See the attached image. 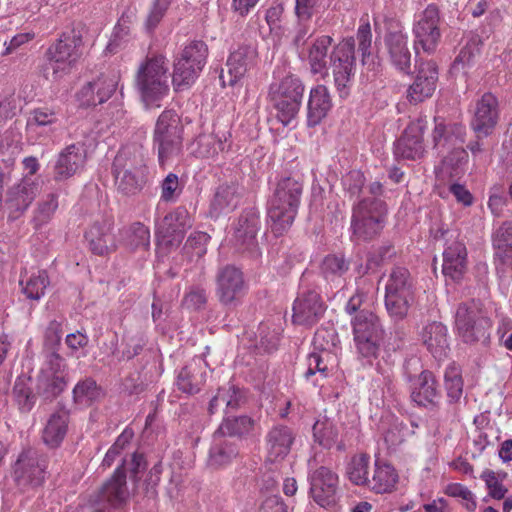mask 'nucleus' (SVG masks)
Returning a JSON list of instances; mask_svg holds the SVG:
<instances>
[{
    "label": "nucleus",
    "mask_w": 512,
    "mask_h": 512,
    "mask_svg": "<svg viewBox=\"0 0 512 512\" xmlns=\"http://www.w3.org/2000/svg\"><path fill=\"white\" fill-rule=\"evenodd\" d=\"M333 39L322 35L313 40L308 48V62L313 74H324L327 71V56Z\"/></svg>",
    "instance_id": "ea45409f"
},
{
    "label": "nucleus",
    "mask_w": 512,
    "mask_h": 512,
    "mask_svg": "<svg viewBox=\"0 0 512 512\" xmlns=\"http://www.w3.org/2000/svg\"><path fill=\"white\" fill-rule=\"evenodd\" d=\"M385 442L390 446L401 444L409 433L408 427L398 419H393L388 428L382 426Z\"/></svg>",
    "instance_id": "680f3d73"
},
{
    "label": "nucleus",
    "mask_w": 512,
    "mask_h": 512,
    "mask_svg": "<svg viewBox=\"0 0 512 512\" xmlns=\"http://www.w3.org/2000/svg\"><path fill=\"white\" fill-rule=\"evenodd\" d=\"M294 440L295 434L291 428L274 426L266 435L267 459L270 462L283 460L290 453Z\"/></svg>",
    "instance_id": "cd10ccee"
},
{
    "label": "nucleus",
    "mask_w": 512,
    "mask_h": 512,
    "mask_svg": "<svg viewBox=\"0 0 512 512\" xmlns=\"http://www.w3.org/2000/svg\"><path fill=\"white\" fill-rule=\"evenodd\" d=\"M313 436L321 446L330 448L338 440V429L332 420L323 417L315 422Z\"/></svg>",
    "instance_id": "3c124183"
},
{
    "label": "nucleus",
    "mask_w": 512,
    "mask_h": 512,
    "mask_svg": "<svg viewBox=\"0 0 512 512\" xmlns=\"http://www.w3.org/2000/svg\"><path fill=\"white\" fill-rule=\"evenodd\" d=\"M168 67L162 55L147 58L137 71L136 85L146 104L159 100L167 94Z\"/></svg>",
    "instance_id": "423d86ee"
},
{
    "label": "nucleus",
    "mask_w": 512,
    "mask_h": 512,
    "mask_svg": "<svg viewBox=\"0 0 512 512\" xmlns=\"http://www.w3.org/2000/svg\"><path fill=\"white\" fill-rule=\"evenodd\" d=\"M38 192V184L29 177H24L19 184L10 188L6 198L9 218L18 219L30 206Z\"/></svg>",
    "instance_id": "4be33fe9"
},
{
    "label": "nucleus",
    "mask_w": 512,
    "mask_h": 512,
    "mask_svg": "<svg viewBox=\"0 0 512 512\" xmlns=\"http://www.w3.org/2000/svg\"><path fill=\"white\" fill-rule=\"evenodd\" d=\"M257 51L252 45H242L234 50L226 63L228 84L234 85L256 64Z\"/></svg>",
    "instance_id": "c756f323"
},
{
    "label": "nucleus",
    "mask_w": 512,
    "mask_h": 512,
    "mask_svg": "<svg viewBox=\"0 0 512 512\" xmlns=\"http://www.w3.org/2000/svg\"><path fill=\"white\" fill-rule=\"evenodd\" d=\"M370 457L367 454H359L352 457L347 465L348 479L355 485L367 488L369 478Z\"/></svg>",
    "instance_id": "49530a36"
},
{
    "label": "nucleus",
    "mask_w": 512,
    "mask_h": 512,
    "mask_svg": "<svg viewBox=\"0 0 512 512\" xmlns=\"http://www.w3.org/2000/svg\"><path fill=\"white\" fill-rule=\"evenodd\" d=\"M182 134L183 126L177 113L172 110L162 112L154 130V144L162 167L180 156L183 147Z\"/></svg>",
    "instance_id": "39448f33"
},
{
    "label": "nucleus",
    "mask_w": 512,
    "mask_h": 512,
    "mask_svg": "<svg viewBox=\"0 0 512 512\" xmlns=\"http://www.w3.org/2000/svg\"><path fill=\"white\" fill-rule=\"evenodd\" d=\"M322 272L328 276H342L349 269V262L343 255H327L322 262Z\"/></svg>",
    "instance_id": "bf43d9fd"
},
{
    "label": "nucleus",
    "mask_w": 512,
    "mask_h": 512,
    "mask_svg": "<svg viewBox=\"0 0 512 512\" xmlns=\"http://www.w3.org/2000/svg\"><path fill=\"white\" fill-rule=\"evenodd\" d=\"M171 0H155L152 4L150 12L147 16L145 27L149 32L155 30L163 19L167 9L169 8Z\"/></svg>",
    "instance_id": "338daca9"
},
{
    "label": "nucleus",
    "mask_w": 512,
    "mask_h": 512,
    "mask_svg": "<svg viewBox=\"0 0 512 512\" xmlns=\"http://www.w3.org/2000/svg\"><path fill=\"white\" fill-rule=\"evenodd\" d=\"M68 384L65 359L52 351L46 356L45 363L37 377L36 393L45 400L58 397Z\"/></svg>",
    "instance_id": "f8f14e48"
},
{
    "label": "nucleus",
    "mask_w": 512,
    "mask_h": 512,
    "mask_svg": "<svg viewBox=\"0 0 512 512\" xmlns=\"http://www.w3.org/2000/svg\"><path fill=\"white\" fill-rule=\"evenodd\" d=\"M208 239L209 236L206 233L194 232L188 237L183 250L191 258L194 256L200 258L206 253L205 244Z\"/></svg>",
    "instance_id": "e2e57ef3"
},
{
    "label": "nucleus",
    "mask_w": 512,
    "mask_h": 512,
    "mask_svg": "<svg viewBox=\"0 0 512 512\" xmlns=\"http://www.w3.org/2000/svg\"><path fill=\"white\" fill-rule=\"evenodd\" d=\"M385 45L391 63L400 71L409 73L411 53L407 45V37L402 31H390L385 37Z\"/></svg>",
    "instance_id": "473e14b6"
},
{
    "label": "nucleus",
    "mask_w": 512,
    "mask_h": 512,
    "mask_svg": "<svg viewBox=\"0 0 512 512\" xmlns=\"http://www.w3.org/2000/svg\"><path fill=\"white\" fill-rule=\"evenodd\" d=\"M445 388L450 402H458L463 394V381L456 367H449L444 375Z\"/></svg>",
    "instance_id": "4d7b16f0"
},
{
    "label": "nucleus",
    "mask_w": 512,
    "mask_h": 512,
    "mask_svg": "<svg viewBox=\"0 0 512 512\" xmlns=\"http://www.w3.org/2000/svg\"><path fill=\"white\" fill-rule=\"evenodd\" d=\"M455 324L459 335L466 343L485 341L491 321L479 301L472 300L458 306Z\"/></svg>",
    "instance_id": "1a4fd4ad"
},
{
    "label": "nucleus",
    "mask_w": 512,
    "mask_h": 512,
    "mask_svg": "<svg viewBox=\"0 0 512 512\" xmlns=\"http://www.w3.org/2000/svg\"><path fill=\"white\" fill-rule=\"evenodd\" d=\"M438 71L434 62H422L419 65L415 81L407 91L410 103H419L431 97L436 89Z\"/></svg>",
    "instance_id": "393cba45"
},
{
    "label": "nucleus",
    "mask_w": 512,
    "mask_h": 512,
    "mask_svg": "<svg viewBox=\"0 0 512 512\" xmlns=\"http://www.w3.org/2000/svg\"><path fill=\"white\" fill-rule=\"evenodd\" d=\"M203 383V372L196 364H189L183 367L176 381L178 389L187 394H194L200 391Z\"/></svg>",
    "instance_id": "c03bdc74"
},
{
    "label": "nucleus",
    "mask_w": 512,
    "mask_h": 512,
    "mask_svg": "<svg viewBox=\"0 0 512 512\" xmlns=\"http://www.w3.org/2000/svg\"><path fill=\"white\" fill-rule=\"evenodd\" d=\"M414 302V284L405 267L396 266L389 273L385 284V306L395 320L404 319Z\"/></svg>",
    "instance_id": "20e7f679"
},
{
    "label": "nucleus",
    "mask_w": 512,
    "mask_h": 512,
    "mask_svg": "<svg viewBox=\"0 0 512 512\" xmlns=\"http://www.w3.org/2000/svg\"><path fill=\"white\" fill-rule=\"evenodd\" d=\"M324 311V303L316 291L302 292L293 304V322L300 325H312L323 316Z\"/></svg>",
    "instance_id": "412c9836"
},
{
    "label": "nucleus",
    "mask_w": 512,
    "mask_h": 512,
    "mask_svg": "<svg viewBox=\"0 0 512 512\" xmlns=\"http://www.w3.org/2000/svg\"><path fill=\"white\" fill-rule=\"evenodd\" d=\"M22 286V293L30 300L38 301L45 294L49 285V278L46 271H40L37 275L30 276L26 281H19Z\"/></svg>",
    "instance_id": "603ef678"
},
{
    "label": "nucleus",
    "mask_w": 512,
    "mask_h": 512,
    "mask_svg": "<svg viewBox=\"0 0 512 512\" xmlns=\"http://www.w3.org/2000/svg\"><path fill=\"white\" fill-rule=\"evenodd\" d=\"M57 208V195L54 193L48 194L47 197L39 203L35 211L33 218L35 227H40L49 222Z\"/></svg>",
    "instance_id": "13d9d810"
},
{
    "label": "nucleus",
    "mask_w": 512,
    "mask_h": 512,
    "mask_svg": "<svg viewBox=\"0 0 512 512\" xmlns=\"http://www.w3.org/2000/svg\"><path fill=\"white\" fill-rule=\"evenodd\" d=\"M192 225L193 219L188 210L183 206L175 208L156 225L158 246L168 252L177 248Z\"/></svg>",
    "instance_id": "ddd939ff"
},
{
    "label": "nucleus",
    "mask_w": 512,
    "mask_h": 512,
    "mask_svg": "<svg viewBox=\"0 0 512 512\" xmlns=\"http://www.w3.org/2000/svg\"><path fill=\"white\" fill-rule=\"evenodd\" d=\"M115 184L118 191L125 195H135L142 190L146 183L147 175L113 171Z\"/></svg>",
    "instance_id": "8fccbe9b"
},
{
    "label": "nucleus",
    "mask_w": 512,
    "mask_h": 512,
    "mask_svg": "<svg viewBox=\"0 0 512 512\" xmlns=\"http://www.w3.org/2000/svg\"><path fill=\"white\" fill-rule=\"evenodd\" d=\"M498 120V100L492 93H485L476 102L471 128L478 138H486L493 133Z\"/></svg>",
    "instance_id": "a211bd4d"
},
{
    "label": "nucleus",
    "mask_w": 512,
    "mask_h": 512,
    "mask_svg": "<svg viewBox=\"0 0 512 512\" xmlns=\"http://www.w3.org/2000/svg\"><path fill=\"white\" fill-rule=\"evenodd\" d=\"M45 468L44 458L37 451L27 450L15 464L14 480L21 489L39 486L44 480Z\"/></svg>",
    "instance_id": "dca6fc26"
},
{
    "label": "nucleus",
    "mask_w": 512,
    "mask_h": 512,
    "mask_svg": "<svg viewBox=\"0 0 512 512\" xmlns=\"http://www.w3.org/2000/svg\"><path fill=\"white\" fill-rule=\"evenodd\" d=\"M238 454L239 450L235 442L215 431L207 464L212 469H220L230 464Z\"/></svg>",
    "instance_id": "72a5a7b5"
},
{
    "label": "nucleus",
    "mask_w": 512,
    "mask_h": 512,
    "mask_svg": "<svg viewBox=\"0 0 512 512\" xmlns=\"http://www.w3.org/2000/svg\"><path fill=\"white\" fill-rule=\"evenodd\" d=\"M86 162V151L82 144L76 143L65 147L58 155L54 166L57 181L66 180L80 171Z\"/></svg>",
    "instance_id": "a878e982"
},
{
    "label": "nucleus",
    "mask_w": 512,
    "mask_h": 512,
    "mask_svg": "<svg viewBox=\"0 0 512 512\" xmlns=\"http://www.w3.org/2000/svg\"><path fill=\"white\" fill-rule=\"evenodd\" d=\"M207 302V292L201 286H192L185 294L182 305L190 310H200Z\"/></svg>",
    "instance_id": "0e129e2a"
},
{
    "label": "nucleus",
    "mask_w": 512,
    "mask_h": 512,
    "mask_svg": "<svg viewBox=\"0 0 512 512\" xmlns=\"http://www.w3.org/2000/svg\"><path fill=\"white\" fill-rule=\"evenodd\" d=\"M432 138L436 149H456L464 142V128L458 124L446 125L442 119L435 118Z\"/></svg>",
    "instance_id": "f704fd0d"
},
{
    "label": "nucleus",
    "mask_w": 512,
    "mask_h": 512,
    "mask_svg": "<svg viewBox=\"0 0 512 512\" xmlns=\"http://www.w3.org/2000/svg\"><path fill=\"white\" fill-rule=\"evenodd\" d=\"M411 399L418 406L435 408L438 406L441 393L438 389L434 374L423 370L411 384Z\"/></svg>",
    "instance_id": "b1692460"
},
{
    "label": "nucleus",
    "mask_w": 512,
    "mask_h": 512,
    "mask_svg": "<svg viewBox=\"0 0 512 512\" xmlns=\"http://www.w3.org/2000/svg\"><path fill=\"white\" fill-rule=\"evenodd\" d=\"M147 158L141 146L129 145L123 147L115 156L113 171L147 175Z\"/></svg>",
    "instance_id": "7c9ffc66"
},
{
    "label": "nucleus",
    "mask_w": 512,
    "mask_h": 512,
    "mask_svg": "<svg viewBox=\"0 0 512 512\" xmlns=\"http://www.w3.org/2000/svg\"><path fill=\"white\" fill-rule=\"evenodd\" d=\"M506 473H496L493 470L485 469L480 478L485 482L488 489V494L494 499L501 500L505 498L507 488L503 485V480L506 477Z\"/></svg>",
    "instance_id": "6e6d98bb"
},
{
    "label": "nucleus",
    "mask_w": 512,
    "mask_h": 512,
    "mask_svg": "<svg viewBox=\"0 0 512 512\" xmlns=\"http://www.w3.org/2000/svg\"><path fill=\"white\" fill-rule=\"evenodd\" d=\"M420 340L431 355L441 360L447 356L449 350L448 330L438 321L425 324L420 331Z\"/></svg>",
    "instance_id": "bb28decb"
},
{
    "label": "nucleus",
    "mask_w": 512,
    "mask_h": 512,
    "mask_svg": "<svg viewBox=\"0 0 512 512\" xmlns=\"http://www.w3.org/2000/svg\"><path fill=\"white\" fill-rule=\"evenodd\" d=\"M416 55L421 48L425 53L432 54L441 39L440 11L437 5L430 4L420 15L413 27Z\"/></svg>",
    "instance_id": "4468645a"
},
{
    "label": "nucleus",
    "mask_w": 512,
    "mask_h": 512,
    "mask_svg": "<svg viewBox=\"0 0 512 512\" xmlns=\"http://www.w3.org/2000/svg\"><path fill=\"white\" fill-rule=\"evenodd\" d=\"M230 138L231 133L227 127L215 125L212 133L198 136L195 153L201 158H214L230 148Z\"/></svg>",
    "instance_id": "c85d7f7f"
},
{
    "label": "nucleus",
    "mask_w": 512,
    "mask_h": 512,
    "mask_svg": "<svg viewBox=\"0 0 512 512\" xmlns=\"http://www.w3.org/2000/svg\"><path fill=\"white\" fill-rule=\"evenodd\" d=\"M304 93L300 79L285 77L278 85L271 87L272 101L277 110L278 120L285 126L297 116Z\"/></svg>",
    "instance_id": "9b49d317"
},
{
    "label": "nucleus",
    "mask_w": 512,
    "mask_h": 512,
    "mask_svg": "<svg viewBox=\"0 0 512 512\" xmlns=\"http://www.w3.org/2000/svg\"><path fill=\"white\" fill-rule=\"evenodd\" d=\"M29 380L26 378H17L13 386V396L23 412H29L36 401V396L31 391Z\"/></svg>",
    "instance_id": "5fc2aeb1"
},
{
    "label": "nucleus",
    "mask_w": 512,
    "mask_h": 512,
    "mask_svg": "<svg viewBox=\"0 0 512 512\" xmlns=\"http://www.w3.org/2000/svg\"><path fill=\"white\" fill-rule=\"evenodd\" d=\"M397 481L398 474L390 464L376 461L367 488L380 494L389 493L395 488Z\"/></svg>",
    "instance_id": "58836bf2"
},
{
    "label": "nucleus",
    "mask_w": 512,
    "mask_h": 512,
    "mask_svg": "<svg viewBox=\"0 0 512 512\" xmlns=\"http://www.w3.org/2000/svg\"><path fill=\"white\" fill-rule=\"evenodd\" d=\"M208 47L205 42L195 40L187 44L174 64L172 82L177 91L191 86L206 64Z\"/></svg>",
    "instance_id": "6e6552de"
},
{
    "label": "nucleus",
    "mask_w": 512,
    "mask_h": 512,
    "mask_svg": "<svg viewBox=\"0 0 512 512\" xmlns=\"http://www.w3.org/2000/svg\"><path fill=\"white\" fill-rule=\"evenodd\" d=\"M247 290L243 272L233 266L226 265L216 274V296L226 307H236L241 303Z\"/></svg>",
    "instance_id": "2eb2a0df"
},
{
    "label": "nucleus",
    "mask_w": 512,
    "mask_h": 512,
    "mask_svg": "<svg viewBox=\"0 0 512 512\" xmlns=\"http://www.w3.org/2000/svg\"><path fill=\"white\" fill-rule=\"evenodd\" d=\"M80 44L81 38L74 31L63 33L46 52L47 62L43 67L45 78L57 80L68 73L80 56Z\"/></svg>",
    "instance_id": "0eeeda50"
},
{
    "label": "nucleus",
    "mask_w": 512,
    "mask_h": 512,
    "mask_svg": "<svg viewBox=\"0 0 512 512\" xmlns=\"http://www.w3.org/2000/svg\"><path fill=\"white\" fill-rule=\"evenodd\" d=\"M85 237L89 242L90 250L96 255H106L116 249V244L108 227L94 224L86 232Z\"/></svg>",
    "instance_id": "37998d69"
},
{
    "label": "nucleus",
    "mask_w": 512,
    "mask_h": 512,
    "mask_svg": "<svg viewBox=\"0 0 512 512\" xmlns=\"http://www.w3.org/2000/svg\"><path fill=\"white\" fill-rule=\"evenodd\" d=\"M127 496L125 468L118 467L112 477L102 486L101 497L112 505H118L124 502Z\"/></svg>",
    "instance_id": "a19ab883"
},
{
    "label": "nucleus",
    "mask_w": 512,
    "mask_h": 512,
    "mask_svg": "<svg viewBox=\"0 0 512 512\" xmlns=\"http://www.w3.org/2000/svg\"><path fill=\"white\" fill-rule=\"evenodd\" d=\"M134 436L131 429H125L116 439L112 447L107 451L104 459L103 466L110 467L114 462L117 455L130 443Z\"/></svg>",
    "instance_id": "69168bd1"
},
{
    "label": "nucleus",
    "mask_w": 512,
    "mask_h": 512,
    "mask_svg": "<svg viewBox=\"0 0 512 512\" xmlns=\"http://www.w3.org/2000/svg\"><path fill=\"white\" fill-rule=\"evenodd\" d=\"M332 107L329 91L324 85H317L310 91L308 101L307 123L309 126H316Z\"/></svg>",
    "instance_id": "e433bc0d"
},
{
    "label": "nucleus",
    "mask_w": 512,
    "mask_h": 512,
    "mask_svg": "<svg viewBox=\"0 0 512 512\" xmlns=\"http://www.w3.org/2000/svg\"><path fill=\"white\" fill-rule=\"evenodd\" d=\"M387 208L377 197L364 198L353 205L351 216L352 237L356 241H370L384 228Z\"/></svg>",
    "instance_id": "7ed1b4c3"
},
{
    "label": "nucleus",
    "mask_w": 512,
    "mask_h": 512,
    "mask_svg": "<svg viewBox=\"0 0 512 512\" xmlns=\"http://www.w3.org/2000/svg\"><path fill=\"white\" fill-rule=\"evenodd\" d=\"M242 401V393L233 385L220 388L217 394L209 403V412L215 413L219 407L225 406L227 409H236Z\"/></svg>",
    "instance_id": "09e8293b"
},
{
    "label": "nucleus",
    "mask_w": 512,
    "mask_h": 512,
    "mask_svg": "<svg viewBox=\"0 0 512 512\" xmlns=\"http://www.w3.org/2000/svg\"><path fill=\"white\" fill-rule=\"evenodd\" d=\"M364 183L365 177L359 170H352L342 178L343 188L351 197L356 196L361 192Z\"/></svg>",
    "instance_id": "774afa93"
},
{
    "label": "nucleus",
    "mask_w": 512,
    "mask_h": 512,
    "mask_svg": "<svg viewBox=\"0 0 512 512\" xmlns=\"http://www.w3.org/2000/svg\"><path fill=\"white\" fill-rule=\"evenodd\" d=\"M123 237L126 245L131 249L148 248L150 245V231L140 222H135L125 229Z\"/></svg>",
    "instance_id": "864d4df0"
},
{
    "label": "nucleus",
    "mask_w": 512,
    "mask_h": 512,
    "mask_svg": "<svg viewBox=\"0 0 512 512\" xmlns=\"http://www.w3.org/2000/svg\"><path fill=\"white\" fill-rule=\"evenodd\" d=\"M102 397V390L92 378L79 381L73 389L74 402L90 406Z\"/></svg>",
    "instance_id": "de8ad7c7"
},
{
    "label": "nucleus",
    "mask_w": 512,
    "mask_h": 512,
    "mask_svg": "<svg viewBox=\"0 0 512 512\" xmlns=\"http://www.w3.org/2000/svg\"><path fill=\"white\" fill-rule=\"evenodd\" d=\"M467 269V251L462 242L453 241L443 252L442 271L453 281L462 278Z\"/></svg>",
    "instance_id": "2f4dec72"
},
{
    "label": "nucleus",
    "mask_w": 512,
    "mask_h": 512,
    "mask_svg": "<svg viewBox=\"0 0 512 512\" xmlns=\"http://www.w3.org/2000/svg\"><path fill=\"white\" fill-rule=\"evenodd\" d=\"M395 253V249L391 244H384L376 251L369 253L366 266L360 265L358 274L361 276L365 275L373 266H379L382 262L391 259Z\"/></svg>",
    "instance_id": "052dcab7"
},
{
    "label": "nucleus",
    "mask_w": 512,
    "mask_h": 512,
    "mask_svg": "<svg viewBox=\"0 0 512 512\" xmlns=\"http://www.w3.org/2000/svg\"><path fill=\"white\" fill-rule=\"evenodd\" d=\"M310 482V495L322 507L335 503L339 479L335 472L325 466L311 471L308 476Z\"/></svg>",
    "instance_id": "f3484780"
},
{
    "label": "nucleus",
    "mask_w": 512,
    "mask_h": 512,
    "mask_svg": "<svg viewBox=\"0 0 512 512\" xmlns=\"http://www.w3.org/2000/svg\"><path fill=\"white\" fill-rule=\"evenodd\" d=\"M234 244L238 250L255 252L257 249V233L260 229V216L255 209H246L234 224Z\"/></svg>",
    "instance_id": "aec40b11"
},
{
    "label": "nucleus",
    "mask_w": 512,
    "mask_h": 512,
    "mask_svg": "<svg viewBox=\"0 0 512 512\" xmlns=\"http://www.w3.org/2000/svg\"><path fill=\"white\" fill-rule=\"evenodd\" d=\"M241 188L238 184L231 182L220 185L211 202L210 213L218 217L233 211L239 204Z\"/></svg>",
    "instance_id": "c9c22d12"
},
{
    "label": "nucleus",
    "mask_w": 512,
    "mask_h": 512,
    "mask_svg": "<svg viewBox=\"0 0 512 512\" xmlns=\"http://www.w3.org/2000/svg\"><path fill=\"white\" fill-rule=\"evenodd\" d=\"M254 425V420L249 416L227 417L216 431L224 437H243L253 431Z\"/></svg>",
    "instance_id": "a18cd8bd"
},
{
    "label": "nucleus",
    "mask_w": 512,
    "mask_h": 512,
    "mask_svg": "<svg viewBox=\"0 0 512 512\" xmlns=\"http://www.w3.org/2000/svg\"><path fill=\"white\" fill-rule=\"evenodd\" d=\"M366 293L357 290L348 300L345 311L351 318L353 341L359 356L369 362L377 358L384 341L385 330L380 318L371 310L362 308Z\"/></svg>",
    "instance_id": "f257e3e1"
},
{
    "label": "nucleus",
    "mask_w": 512,
    "mask_h": 512,
    "mask_svg": "<svg viewBox=\"0 0 512 512\" xmlns=\"http://www.w3.org/2000/svg\"><path fill=\"white\" fill-rule=\"evenodd\" d=\"M69 424V415L65 411H57L50 415L42 432L43 442L50 448H57L63 442Z\"/></svg>",
    "instance_id": "4c0bfd02"
},
{
    "label": "nucleus",
    "mask_w": 512,
    "mask_h": 512,
    "mask_svg": "<svg viewBox=\"0 0 512 512\" xmlns=\"http://www.w3.org/2000/svg\"><path fill=\"white\" fill-rule=\"evenodd\" d=\"M492 242L495 258L502 264L512 263V222L502 223L493 233Z\"/></svg>",
    "instance_id": "79ce46f5"
},
{
    "label": "nucleus",
    "mask_w": 512,
    "mask_h": 512,
    "mask_svg": "<svg viewBox=\"0 0 512 512\" xmlns=\"http://www.w3.org/2000/svg\"><path fill=\"white\" fill-rule=\"evenodd\" d=\"M119 76L114 73L101 74L97 79L86 83L77 93L81 106H96L107 101L115 92Z\"/></svg>",
    "instance_id": "6ab92c4d"
},
{
    "label": "nucleus",
    "mask_w": 512,
    "mask_h": 512,
    "mask_svg": "<svg viewBox=\"0 0 512 512\" xmlns=\"http://www.w3.org/2000/svg\"><path fill=\"white\" fill-rule=\"evenodd\" d=\"M302 190V184L291 177L283 178L277 183L268 209L271 230L276 236L282 235L293 224Z\"/></svg>",
    "instance_id": "f03ea898"
},
{
    "label": "nucleus",
    "mask_w": 512,
    "mask_h": 512,
    "mask_svg": "<svg viewBox=\"0 0 512 512\" xmlns=\"http://www.w3.org/2000/svg\"><path fill=\"white\" fill-rule=\"evenodd\" d=\"M424 129L425 125L420 120L409 124L396 142L395 155L408 160L421 159L425 153Z\"/></svg>",
    "instance_id": "5701e85b"
},
{
    "label": "nucleus",
    "mask_w": 512,
    "mask_h": 512,
    "mask_svg": "<svg viewBox=\"0 0 512 512\" xmlns=\"http://www.w3.org/2000/svg\"><path fill=\"white\" fill-rule=\"evenodd\" d=\"M330 66L340 97H347L356 71L355 39L353 37L345 38L334 46L330 54Z\"/></svg>",
    "instance_id": "9d476101"
}]
</instances>
